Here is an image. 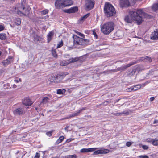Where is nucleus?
Here are the masks:
<instances>
[{
  "label": "nucleus",
  "mask_w": 158,
  "mask_h": 158,
  "mask_svg": "<svg viewBox=\"0 0 158 158\" xmlns=\"http://www.w3.org/2000/svg\"><path fill=\"white\" fill-rule=\"evenodd\" d=\"M143 18L149 19L153 17L144 12L142 9H139L136 11H130L129 15L125 17L124 20L131 24L134 21L137 24L139 25L143 21Z\"/></svg>",
  "instance_id": "1"
},
{
  "label": "nucleus",
  "mask_w": 158,
  "mask_h": 158,
  "mask_svg": "<svg viewBox=\"0 0 158 158\" xmlns=\"http://www.w3.org/2000/svg\"><path fill=\"white\" fill-rule=\"evenodd\" d=\"M114 24L112 22H108L101 26V31L105 35H108L114 29Z\"/></svg>",
  "instance_id": "2"
},
{
  "label": "nucleus",
  "mask_w": 158,
  "mask_h": 158,
  "mask_svg": "<svg viewBox=\"0 0 158 158\" xmlns=\"http://www.w3.org/2000/svg\"><path fill=\"white\" fill-rule=\"evenodd\" d=\"M104 11L107 17H110L115 15L116 11L114 7L110 4L106 3L104 6Z\"/></svg>",
  "instance_id": "3"
},
{
  "label": "nucleus",
  "mask_w": 158,
  "mask_h": 158,
  "mask_svg": "<svg viewBox=\"0 0 158 158\" xmlns=\"http://www.w3.org/2000/svg\"><path fill=\"white\" fill-rule=\"evenodd\" d=\"M17 9L16 12L19 15L27 17L29 16L31 9L29 7L25 6L23 4H21Z\"/></svg>",
  "instance_id": "4"
},
{
  "label": "nucleus",
  "mask_w": 158,
  "mask_h": 158,
  "mask_svg": "<svg viewBox=\"0 0 158 158\" xmlns=\"http://www.w3.org/2000/svg\"><path fill=\"white\" fill-rule=\"evenodd\" d=\"M73 37L74 44L84 45L87 44L89 41V40L84 39L76 35H74Z\"/></svg>",
  "instance_id": "5"
},
{
  "label": "nucleus",
  "mask_w": 158,
  "mask_h": 158,
  "mask_svg": "<svg viewBox=\"0 0 158 158\" xmlns=\"http://www.w3.org/2000/svg\"><path fill=\"white\" fill-rule=\"evenodd\" d=\"M94 2L93 0H85V9L87 10H89L94 7Z\"/></svg>",
  "instance_id": "6"
},
{
  "label": "nucleus",
  "mask_w": 158,
  "mask_h": 158,
  "mask_svg": "<svg viewBox=\"0 0 158 158\" xmlns=\"http://www.w3.org/2000/svg\"><path fill=\"white\" fill-rule=\"evenodd\" d=\"M136 63L135 62H132L128 64L122 66L121 67L118 68L117 69L114 70V72H117L118 71H123L126 70L130 66L133 65Z\"/></svg>",
  "instance_id": "7"
},
{
  "label": "nucleus",
  "mask_w": 158,
  "mask_h": 158,
  "mask_svg": "<svg viewBox=\"0 0 158 158\" xmlns=\"http://www.w3.org/2000/svg\"><path fill=\"white\" fill-rule=\"evenodd\" d=\"M25 113L23 108H19L13 111V113L15 115H22Z\"/></svg>",
  "instance_id": "8"
},
{
  "label": "nucleus",
  "mask_w": 158,
  "mask_h": 158,
  "mask_svg": "<svg viewBox=\"0 0 158 158\" xmlns=\"http://www.w3.org/2000/svg\"><path fill=\"white\" fill-rule=\"evenodd\" d=\"M109 150L107 149H100L95 151L93 153V155H97L99 154H105L109 153Z\"/></svg>",
  "instance_id": "9"
},
{
  "label": "nucleus",
  "mask_w": 158,
  "mask_h": 158,
  "mask_svg": "<svg viewBox=\"0 0 158 158\" xmlns=\"http://www.w3.org/2000/svg\"><path fill=\"white\" fill-rule=\"evenodd\" d=\"M56 7L57 8H61L64 7L63 0H57L55 3Z\"/></svg>",
  "instance_id": "10"
},
{
  "label": "nucleus",
  "mask_w": 158,
  "mask_h": 158,
  "mask_svg": "<svg viewBox=\"0 0 158 158\" xmlns=\"http://www.w3.org/2000/svg\"><path fill=\"white\" fill-rule=\"evenodd\" d=\"M78 7L77 6H75L72 7L69 9H66L64 10V11L68 13H75L78 11Z\"/></svg>",
  "instance_id": "11"
},
{
  "label": "nucleus",
  "mask_w": 158,
  "mask_h": 158,
  "mask_svg": "<svg viewBox=\"0 0 158 158\" xmlns=\"http://www.w3.org/2000/svg\"><path fill=\"white\" fill-rule=\"evenodd\" d=\"M120 5L122 7H126L129 6L130 3L128 0H120Z\"/></svg>",
  "instance_id": "12"
},
{
  "label": "nucleus",
  "mask_w": 158,
  "mask_h": 158,
  "mask_svg": "<svg viewBox=\"0 0 158 158\" xmlns=\"http://www.w3.org/2000/svg\"><path fill=\"white\" fill-rule=\"evenodd\" d=\"M54 76V81H57V80H60L63 79L65 76V75L64 73H61L60 74H57L55 76Z\"/></svg>",
  "instance_id": "13"
},
{
  "label": "nucleus",
  "mask_w": 158,
  "mask_h": 158,
  "mask_svg": "<svg viewBox=\"0 0 158 158\" xmlns=\"http://www.w3.org/2000/svg\"><path fill=\"white\" fill-rule=\"evenodd\" d=\"M151 39L152 40H158V30H156L152 32Z\"/></svg>",
  "instance_id": "14"
},
{
  "label": "nucleus",
  "mask_w": 158,
  "mask_h": 158,
  "mask_svg": "<svg viewBox=\"0 0 158 158\" xmlns=\"http://www.w3.org/2000/svg\"><path fill=\"white\" fill-rule=\"evenodd\" d=\"M23 103L24 105L26 106H29L32 104L33 102L31 101L29 98L27 97L24 98L23 102Z\"/></svg>",
  "instance_id": "15"
},
{
  "label": "nucleus",
  "mask_w": 158,
  "mask_h": 158,
  "mask_svg": "<svg viewBox=\"0 0 158 158\" xmlns=\"http://www.w3.org/2000/svg\"><path fill=\"white\" fill-rule=\"evenodd\" d=\"M127 98H124L116 100L114 102L115 103H116L117 102H118V105H123L126 102Z\"/></svg>",
  "instance_id": "16"
},
{
  "label": "nucleus",
  "mask_w": 158,
  "mask_h": 158,
  "mask_svg": "<svg viewBox=\"0 0 158 158\" xmlns=\"http://www.w3.org/2000/svg\"><path fill=\"white\" fill-rule=\"evenodd\" d=\"M86 109V107H84L83 108H81L80 109L79 111H78L76 113H74L73 114H70V117L72 118L73 117L76 116H77L79 115V114L82 112L83 110H85Z\"/></svg>",
  "instance_id": "17"
},
{
  "label": "nucleus",
  "mask_w": 158,
  "mask_h": 158,
  "mask_svg": "<svg viewBox=\"0 0 158 158\" xmlns=\"http://www.w3.org/2000/svg\"><path fill=\"white\" fill-rule=\"evenodd\" d=\"M64 7L72 5L73 2L71 0H63Z\"/></svg>",
  "instance_id": "18"
},
{
  "label": "nucleus",
  "mask_w": 158,
  "mask_h": 158,
  "mask_svg": "<svg viewBox=\"0 0 158 158\" xmlns=\"http://www.w3.org/2000/svg\"><path fill=\"white\" fill-rule=\"evenodd\" d=\"M54 34V32L53 31L49 32L48 33L47 35V41L48 43L51 40Z\"/></svg>",
  "instance_id": "19"
},
{
  "label": "nucleus",
  "mask_w": 158,
  "mask_h": 158,
  "mask_svg": "<svg viewBox=\"0 0 158 158\" xmlns=\"http://www.w3.org/2000/svg\"><path fill=\"white\" fill-rule=\"evenodd\" d=\"M80 59V57H72L68 60V61L69 62V63L75 62L78 61Z\"/></svg>",
  "instance_id": "20"
},
{
  "label": "nucleus",
  "mask_w": 158,
  "mask_h": 158,
  "mask_svg": "<svg viewBox=\"0 0 158 158\" xmlns=\"http://www.w3.org/2000/svg\"><path fill=\"white\" fill-rule=\"evenodd\" d=\"M12 61V59L11 57H9L8 59L4 61L3 62L4 66H6L9 64Z\"/></svg>",
  "instance_id": "21"
},
{
  "label": "nucleus",
  "mask_w": 158,
  "mask_h": 158,
  "mask_svg": "<svg viewBox=\"0 0 158 158\" xmlns=\"http://www.w3.org/2000/svg\"><path fill=\"white\" fill-rule=\"evenodd\" d=\"M96 149H81L80 151L81 152H91L94 151Z\"/></svg>",
  "instance_id": "22"
},
{
  "label": "nucleus",
  "mask_w": 158,
  "mask_h": 158,
  "mask_svg": "<svg viewBox=\"0 0 158 158\" xmlns=\"http://www.w3.org/2000/svg\"><path fill=\"white\" fill-rule=\"evenodd\" d=\"M33 37L34 38V40L37 41H41L42 38L39 36L37 34L33 36Z\"/></svg>",
  "instance_id": "23"
},
{
  "label": "nucleus",
  "mask_w": 158,
  "mask_h": 158,
  "mask_svg": "<svg viewBox=\"0 0 158 158\" xmlns=\"http://www.w3.org/2000/svg\"><path fill=\"white\" fill-rule=\"evenodd\" d=\"M140 60H145L146 61H148L149 62H151L152 61V59L150 57L147 56H146L144 57L141 58Z\"/></svg>",
  "instance_id": "24"
},
{
  "label": "nucleus",
  "mask_w": 158,
  "mask_h": 158,
  "mask_svg": "<svg viewBox=\"0 0 158 158\" xmlns=\"http://www.w3.org/2000/svg\"><path fill=\"white\" fill-rule=\"evenodd\" d=\"M65 91V90L64 89H60L57 90V93L59 94H61L64 93Z\"/></svg>",
  "instance_id": "25"
},
{
  "label": "nucleus",
  "mask_w": 158,
  "mask_h": 158,
  "mask_svg": "<svg viewBox=\"0 0 158 158\" xmlns=\"http://www.w3.org/2000/svg\"><path fill=\"white\" fill-rule=\"evenodd\" d=\"M128 114V112H125V111H123V112H121V113H112V114L114 115L115 116H121L123 114Z\"/></svg>",
  "instance_id": "26"
},
{
  "label": "nucleus",
  "mask_w": 158,
  "mask_h": 158,
  "mask_svg": "<svg viewBox=\"0 0 158 158\" xmlns=\"http://www.w3.org/2000/svg\"><path fill=\"white\" fill-rule=\"evenodd\" d=\"M136 70V69H133L131 72L128 74V76L131 77L133 76L135 74Z\"/></svg>",
  "instance_id": "27"
},
{
  "label": "nucleus",
  "mask_w": 158,
  "mask_h": 158,
  "mask_svg": "<svg viewBox=\"0 0 158 158\" xmlns=\"http://www.w3.org/2000/svg\"><path fill=\"white\" fill-rule=\"evenodd\" d=\"M90 15V14L89 13H88L86 14V15H84L83 17H81L80 20V21H83L85 20V19H86V18L89 16Z\"/></svg>",
  "instance_id": "28"
},
{
  "label": "nucleus",
  "mask_w": 158,
  "mask_h": 158,
  "mask_svg": "<svg viewBox=\"0 0 158 158\" xmlns=\"http://www.w3.org/2000/svg\"><path fill=\"white\" fill-rule=\"evenodd\" d=\"M132 87L134 88V91H136L137 90L140 89L141 87V85L140 84L137 85H136L133 86Z\"/></svg>",
  "instance_id": "29"
},
{
  "label": "nucleus",
  "mask_w": 158,
  "mask_h": 158,
  "mask_svg": "<svg viewBox=\"0 0 158 158\" xmlns=\"http://www.w3.org/2000/svg\"><path fill=\"white\" fill-rule=\"evenodd\" d=\"M51 53L52 56L55 58H57L58 57V55L56 52L55 50H52L51 51Z\"/></svg>",
  "instance_id": "30"
},
{
  "label": "nucleus",
  "mask_w": 158,
  "mask_h": 158,
  "mask_svg": "<svg viewBox=\"0 0 158 158\" xmlns=\"http://www.w3.org/2000/svg\"><path fill=\"white\" fill-rule=\"evenodd\" d=\"M69 63V62H68L64 60L61 61L60 63V65L61 66H66Z\"/></svg>",
  "instance_id": "31"
},
{
  "label": "nucleus",
  "mask_w": 158,
  "mask_h": 158,
  "mask_svg": "<svg viewBox=\"0 0 158 158\" xmlns=\"http://www.w3.org/2000/svg\"><path fill=\"white\" fill-rule=\"evenodd\" d=\"M49 100V98L48 97H44L43 98L42 101L41 103H46L48 102Z\"/></svg>",
  "instance_id": "32"
},
{
  "label": "nucleus",
  "mask_w": 158,
  "mask_h": 158,
  "mask_svg": "<svg viewBox=\"0 0 158 158\" xmlns=\"http://www.w3.org/2000/svg\"><path fill=\"white\" fill-rule=\"evenodd\" d=\"M15 23L16 25H19L21 23V20L19 18H17L15 20Z\"/></svg>",
  "instance_id": "33"
},
{
  "label": "nucleus",
  "mask_w": 158,
  "mask_h": 158,
  "mask_svg": "<svg viewBox=\"0 0 158 158\" xmlns=\"http://www.w3.org/2000/svg\"><path fill=\"white\" fill-rule=\"evenodd\" d=\"M6 35L5 34H0V39L2 40H4L6 39Z\"/></svg>",
  "instance_id": "34"
},
{
  "label": "nucleus",
  "mask_w": 158,
  "mask_h": 158,
  "mask_svg": "<svg viewBox=\"0 0 158 158\" xmlns=\"http://www.w3.org/2000/svg\"><path fill=\"white\" fill-rule=\"evenodd\" d=\"M64 139V137L63 136H60L57 140L56 143L57 144L61 142Z\"/></svg>",
  "instance_id": "35"
},
{
  "label": "nucleus",
  "mask_w": 158,
  "mask_h": 158,
  "mask_svg": "<svg viewBox=\"0 0 158 158\" xmlns=\"http://www.w3.org/2000/svg\"><path fill=\"white\" fill-rule=\"evenodd\" d=\"M77 156L75 154L72 155H67L65 156L64 158H77Z\"/></svg>",
  "instance_id": "36"
},
{
  "label": "nucleus",
  "mask_w": 158,
  "mask_h": 158,
  "mask_svg": "<svg viewBox=\"0 0 158 158\" xmlns=\"http://www.w3.org/2000/svg\"><path fill=\"white\" fill-rule=\"evenodd\" d=\"M48 10L47 9H45L41 11V14L43 15L48 14Z\"/></svg>",
  "instance_id": "37"
},
{
  "label": "nucleus",
  "mask_w": 158,
  "mask_h": 158,
  "mask_svg": "<svg viewBox=\"0 0 158 158\" xmlns=\"http://www.w3.org/2000/svg\"><path fill=\"white\" fill-rule=\"evenodd\" d=\"M152 144L154 145L157 146L158 145V140L154 139L152 142Z\"/></svg>",
  "instance_id": "38"
},
{
  "label": "nucleus",
  "mask_w": 158,
  "mask_h": 158,
  "mask_svg": "<svg viewBox=\"0 0 158 158\" xmlns=\"http://www.w3.org/2000/svg\"><path fill=\"white\" fill-rule=\"evenodd\" d=\"M63 42L62 40L61 41L59 42V43L57 45V48H58L62 46L63 45Z\"/></svg>",
  "instance_id": "39"
},
{
  "label": "nucleus",
  "mask_w": 158,
  "mask_h": 158,
  "mask_svg": "<svg viewBox=\"0 0 158 158\" xmlns=\"http://www.w3.org/2000/svg\"><path fill=\"white\" fill-rule=\"evenodd\" d=\"M138 158H149V156L146 155H140L138 156Z\"/></svg>",
  "instance_id": "40"
},
{
  "label": "nucleus",
  "mask_w": 158,
  "mask_h": 158,
  "mask_svg": "<svg viewBox=\"0 0 158 158\" xmlns=\"http://www.w3.org/2000/svg\"><path fill=\"white\" fill-rule=\"evenodd\" d=\"M134 90V88L132 87V86L131 88L127 89H126V91L127 92H130L132 90Z\"/></svg>",
  "instance_id": "41"
},
{
  "label": "nucleus",
  "mask_w": 158,
  "mask_h": 158,
  "mask_svg": "<svg viewBox=\"0 0 158 158\" xmlns=\"http://www.w3.org/2000/svg\"><path fill=\"white\" fill-rule=\"evenodd\" d=\"M31 33H30V35L32 37L35 35H36L35 31H34L33 30H31Z\"/></svg>",
  "instance_id": "42"
},
{
  "label": "nucleus",
  "mask_w": 158,
  "mask_h": 158,
  "mask_svg": "<svg viewBox=\"0 0 158 158\" xmlns=\"http://www.w3.org/2000/svg\"><path fill=\"white\" fill-rule=\"evenodd\" d=\"M76 33L77 34V35L80 36L84 38L85 37V35L84 34L77 31V32H76Z\"/></svg>",
  "instance_id": "43"
},
{
  "label": "nucleus",
  "mask_w": 158,
  "mask_h": 158,
  "mask_svg": "<svg viewBox=\"0 0 158 158\" xmlns=\"http://www.w3.org/2000/svg\"><path fill=\"white\" fill-rule=\"evenodd\" d=\"M52 132H53L52 131L48 132H46V134L49 137H50V136H51L52 135Z\"/></svg>",
  "instance_id": "44"
},
{
  "label": "nucleus",
  "mask_w": 158,
  "mask_h": 158,
  "mask_svg": "<svg viewBox=\"0 0 158 158\" xmlns=\"http://www.w3.org/2000/svg\"><path fill=\"white\" fill-rule=\"evenodd\" d=\"M133 143V142H127L126 143V145L128 147H129Z\"/></svg>",
  "instance_id": "45"
},
{
  "label": "nucleus",
  "mask_w": 158,
  "mask_h": 158,
  "mask_svg": "<svg viewBox=\"0 0 158 158\" xmlns=\"http://www.w3.org/2000/svg\"><path fill=\"white\" fill-rule=\"evenodd\" d=\"M5 27L4 25H0V31L4 30Z\"/></svg>",
  "instance_id": "46"
},
{
  "label": "nucleus",
  "mask_w": 158,
  "mask_h": 158,
  "mask_svg": "<svg viewBox=\"0 0 158 158\" xmlns=\"http://www.w3.org/2000/svg\"><path fill=\"white\" fill-rule=\"evenodd\" d=\"M39 157H40L39 154L38 152H36V153L35 156H34V158H39Z\"/></svg>",
  "instance_id": "47"
},
{
  "label": "nucleus",
  "mask_w": 158,
  "mask_h": 158,
  "mask_svg": "<svg viewBox=\"0 0 158 158\" xmlns=\"http://www.w3.org/2000/svg\"><path fill=\"white\" fill-rule=\"evenodd\" d=\"M93 32V34L94 35V36L96 38H97V35L96 33L95 32V31L93 30L92 31Z\"/></svg>",
  "instance_id": "48"
},
{
  "label": "nucleus",
  "mask_w": 158,
  "mask_h": 158,
  "mask_svg": "<svg viewBox=\"0 0 158 158\" xmlns=\"http://www.w3.org/2000/svg\"><path fill=\"white\" fill-rule=\"evenodd\" d=\"M73 139H71H71H67L66 140V142H68V143L69 142H70Z\"/></svg>",
  "instance_id": "49"
},
{
  "label": "nucleus",
  "mask_w": 158,
  "mask_h": 158,
  "mask_svg": "<svg viewBox=\"0 0 158 158\" xmlns=\"http://www.w3.org/2000/svg\"><path fill=\"white\" fill-rule=\"evenodd\" d=\"M142 145V147L143 148H148V147L146 145Z\"/></svg>",
  "instance_id": "50"
},
{
  "label": "nucleus",
  "mask_w": 158,
  "mask_h": 158,
  "mask_svg": "<svg viewBox=\"0 0 158 158\" xmlns=\"http://www.w3.org/2000/svg\"><path fill=\"white\" fill-rule=\"evenodd\" d=\"M155 98L154 97H151L150 98V101H152L154 100Z\"/></svg>",
  "instance_id": "51"
},
{
  "label": "nucleus",
  "mask_w": 158,
  "mask_h": 158,
  "mask_svg": "<svg viewBox=\"0 0 158 158\" xmlns=\"http://www.w3.org/2000/svg\"><path fill=\"white\" fill-rule=\"evenodd\" d=\"M158 123V120H155L154 121L153 123L154 124H156Z\"/></svg>",
  "instance_id": "52"
},
{
  "label": "nucleus",
  "mask_w": 158,
  "mask_h": 158,
  "mask_svg": "<svg viewBox=\"0 0 158 158\" xmlns=\"http://www.w3.org/2000/svg\"><path fill=\"white\" fill-rule=\"evenodd\" d=\"M69 126H67L65 128H64L65 130L67 131H68V128L69 127Z\"/></svg>",
  "instance_id": "53"
},
{
  "label": "nucleus",
  "mask_w": 158,
  "mask_h": 158,
  "mask_svg": "<svg viewBox=\"0 0 158 158\" xmlns=\"http://www.w3.org/2000/svg\"><path fill=\"white\" fill-rule=\"evenodd\" d=\"M108 102H103V104L105 105H106L108 103Z\"/></svg>",
  "instance_id": "54"
},
{
  "label": "nucleus",
  "mask_w": 158,
  "mask_h": 158,
  "mask_svg": "<svg viewBox=\"0 0 158 158\" xmlns=\"http://www.w3.org/2000/svg\"><path fill=\"white\" fill-rule=\"evenodd\" d=\"M71 118V117H70V115H69L68 117H66L63 119H69Z\"/></svg>",
  "instance_id": "55"
},
{
  "label": "nucleus",
  "mask_w": 158,
  "mask_h": 158,
  "mask_svg": "<svg viewBox=\"0 0 158 158\" xmlns=\"http://www.w3.org/2000/svg\"><path fill=\"white\" fill-rule=\"evenodd\" d=\"M12 87L13 88H15L16 87V85L15 84H13Z\"/></svg>",
  "instance_id": "56"
},
{
  "label": "nucleus",
  "mask_w": 158,
  "mask_h": 158,
  "mask_svg": "<svg viewBox=\"0 0 158 158\" xmlns=\"http://www.w3.org/2000/svg\"><path fill=\"white\" fill-rule=\"evenodd\" d=\"M14 81L15 82L17 83H18L19 82V81L18 80H15Z\"/></svg>",
  "instance_id": "57"
},
{
  "label": "nucleus",
  "mask_w": 158,
  "mask_h": 158,
  "mask_svg": "<svg viewBox=\"0 0 158 158\" xmlns=\"http://www.w3.org/2000/svg\"><path fill=\"white\" fill-rule=\"evenodd\" d=\"M48 15L44 17V18H48Z\"/></svg>",
  "instance_id": "58"
},
{
  "label": "nucleus",
  "mask_w": 158,
  "mask_h": 158,
  "mask_svg": "<svg viewBox=\"0 0 158 158\" xmlns=\"http://www.w3.org/2000/svg\"><path fill=\"white\" fill-rule=\"evenodd\" d=\"M18 81H19L20 82H21V79L20 78H19Z\"/></svg>",
  "instance_id": "59"
},
{
  "label": "nucleus",
  "mask_w": 158,
  "mask_h": 158,
  "mask_svg": "<svg viewBox=\"0 0 158 158\" xmlns=\"http://www.w3.org/2000/svg\"><path fill=\"white\" fill-rule=\"evenodd\" d=\"M1 52L0 51V56L1 55Z\"/></svg>",
  "instance_id": "60"
},
{
  "label": "nucleus",
  "mask_w": 158,
  "mask_h": 158,
  "mask_svg": "<svg viewBox=\"0 0 158 158\" xmlns=\"http://www.w3.org/2000/svg\"><path fill=\"white\" fill-rule=\"evenodd\" d=\"M9 84V83L7 84V85L8 86Z\"/></svg>",
  "instance_id": "61"
},
{
  "label": "nucleus",
  "mask_w": 158,
  "mask_h": 158,
  "mask_svg": "<svg viewBox=\"0 0 158 158\" xmlns=\"http://www.w3.org/2000/svg\"><path fill=\"white\" fill-rule=\"evenodd\" d=\"M35 109H36V110H37V108H35Z\"/></svg>",
  "instance_id": "62"
},
{
  "label": "nucleus",
  "mask_w": 158,
  "mask_h": 158,
  "mask_svg": "<svg viewBox=\"0 0 158 158\" xmlns=\"http://www.w3.org/2000/svg\"><path fill=\"white\" fill-rule=\"evenodd\" d=\"M42 115H43V116H44V115L43 114H42Z\"/></svg>",
  "instance_id": "63"
},
{
  "label": "nucleus",
  "mask_w": 158,
  "mask_h": 158,
  "mask_svg": "<svg viewBox=\"0 0 158 158\" xmlns=\"http://www.w3.org/2000/svg\"><path fill=\"white\" fill-rule=\"evenodd\" d=\"M20 135H18V136H19Z\"/></svg>",
  "instance_id": "64"
}]
</instances>
